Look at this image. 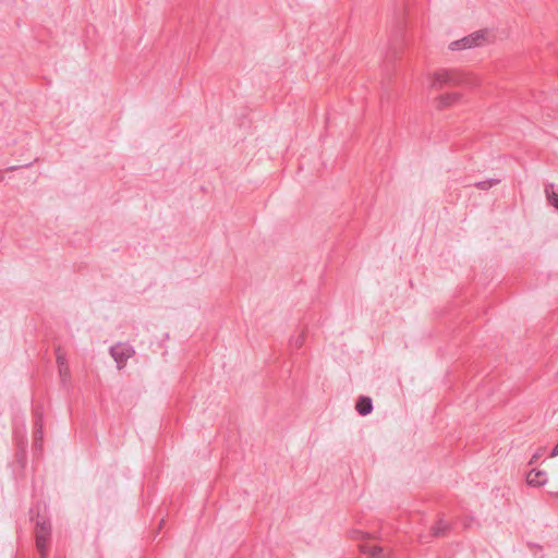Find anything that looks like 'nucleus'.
Wrapping results in <instances>:
<instances>
[{"label": "nucleus", "instance_id": "obj_1", "mask_svg": "<svg viewBox=\"0 0 558 558\" xmlns=\"http://www.w3.org/2000/svg\"><path fill=\"white\" fill-rule=\"evenodd\" d=\"M51 533V526L47 522H37L35 530L36 547L40 553L41 558H46L48 554L49 537Z\"/></svg>", "mask_w": 558, "mask_h": 558}, {"label": "nucleus", "instance_id": "obj_2", "mask_svg": "<svg viewBox=\"0 0 558 558\" xmlns=\"http://www.w3.org/2000/svg\"><path fill=\"white\" fill-rule=\"evenodd\" d=\"M452 75L445 70L430 72L426 75V86L429 90H440L451 84Z\"/></svg>", "mask_w": 558, "mask_h": 558}, {"label": "nucleus", "instance_id": "obj_3", "mask_svg": "<svg viewBox=\"0 0 558 558\" xmlns=\"http://www.w3.org/2000/svg\"><path fill=\"white\" fill-rule=\"evenodd\" d=\"M462 99V95L458 92H446L437 95L433 99V106L436 110L442 111L458 105Z\"/></svg>", "mask_w": 558, "mask_h": 558}, {"label": "nucleus", "instance_id": "obj_4", "mask_svg": "<svg viewBox=\"0 0 558 558\" xmlns=\"http://www.w3.org/2000/svg\"><path fill=\"white\" fill-rule=\"evenodd\" d=\"M487 41V37L484 33H473L459 41L452 44V49H470L473 47L483 46Z\"/></svg>", "mask_w": 558, "mask_h": 558}, {"label": "nucleus", "instance_id": "obj_5", "mask_svg": "<svg viewBox=\"0 0 558 558\" xmlns=\"http://www.w3.org/2000/svg\"><path fill=\"white\" fill-rule=\"evenodd\" d=\"M133 354L134 350L128 344L119 343L111 348V355L119 368L123 367Z\"/></svg>", "mask_w": 558, "mask_h": 558}, {"label": "nucleus", "instance_id": "obj_6", "mask_svg": "<svg viewBox=\"0 0 558 558\" xmlns=\"http://www.w3.org/2000/svg\"><path fill=\"white\" fill-rule=\"evenodd\" d=\"M361 551L371 558H388L390 550L376 544H365L360 547Z\"/></svg>", "mask_w": 558, "mask_h": 558}, {"label": "nucleus", "instance_id": "obj_7", "mask_svg": "<svg viewBox=\"0 0 558 558\" xmlns=\"http://www.w3.org/2000/svg\"><path fill=\"white\" fill-rule=\"evenodd\" d=\"M57 365L60 380L66 385L71 379V371L65 357L60 353L57 354Z\"/></svg>", "mask_w": 558, "mask_h": 558}, {"label": "nucleus", "instance_id": "obj_8", "mask_svg": "<svg viewBox=\"0 0 558 558\" xmlns=\"http://www.w3.org/2000/svg\"><path fill=\"white\" fill-rule=\"evenodd\" d=\"M547 473L543 470L533 469L526 474V482L529 485L542 486L547 483Z\"/></svg>", "mask_w": 558, "mask_h": 558}, {"label": "nucleus", "instance_id": "obj_9", "mask_svg": "<svg viewBox=\"0 0 558 558\" xmlns=\"http://www.w3.org/2000/svg\"><path fill=\"white\" fill-rule=\"evenodd\" d=\"M372 409H373V405H372V400L369 398H367V397L360 398V400L356 403V410L359 411L360 414L366 415V414L371 413Z\"/></svg>", "mask_w": 558, "mask_h": 558}, {"label": "nucleus", "instance_id": "obj_10", "mask_svg": "<svg viewBox=\"0 0 558 558\" xmlns=\"http://www.w3.org/2000/svg\"><path fill=\"white\" fill-rule=\"evenodd\" d=\"M544 452H545V449H544V448H538V449L535 451V453L532 456L530 463H534V462H536L538 459H541V458H542V456L544 454Z\"/></svg>", "mask_w": 558, "mask_h": 558}, {"label": "nucleus", "instance_id": "obj_11", "mask_svg": "<svg viewBox=\"0 0 558 558\" xmlns=\"http://www.w3.org/2000/svg\"><path fill=\"white\" fill-rule=\"evenodd\" d=\"M548 199H549V203L555 206L556 208H558V194L556 193H551L549 196H548Z\"/></svg>", "mask_w": 558, "mask_h": 558}, {"label": "nucleus", "instance_id": "obj_12", "mask_svg": "<svg viewBox=\"0 0 558 558\" xmlns=\"http://www.w3.org/2000/svg\"><path fill=\"white\" fill-rule=\"evenodd\" d=\"M557 456H558V444L553 448V450L550 452L551 458H555Z\"/></svg>", "mask_w": 558, "mask_h": 558}]
</instances>
